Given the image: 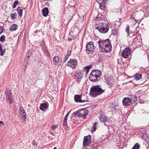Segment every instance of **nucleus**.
<instances>
[{
  "mask_svg": "<svg viewBox=\"0 0 149 149\" xmlns=\"http://www.w3.org/2000/svg\"><path fill=\"white\" fill-rule=\"evenodd\" d=\"M69 41H70V39H69Z\"/></svg>",
  "mask_w": 149,
  "mask_h": 149,
  "instance_id": "09e8293b",
  "label": "nucleus"
},
{
  "mask_svg": "<svg viewBox=\"0 0 149 149\" xmlns=\"http://www.w3.org/2000/svg\"><path fill=\"white\" fill-rule=\"evenodd\" d=\"M131 100H132V102L135 103L137 101V97L135 96H133L132 97Z\"/></svg>",
  "mask_w": 149,
  "mask_h": 149,
  "instance_id": "c85d7f7f",
  "label": "nucleus"
},
{
  "mask_svg": "<svg viewBox=\"0 0 149 149\" xmlns=\"http://www.w3.org/2000/svg\"><path fill=\"white\" fill-rule=\"evenodd\" d=\"M107 0H99L97 2L98 3H101V2H102V3H105V2L107 1Z\"/></svg>",
  "mask_w": 149,
  "mask_h": 149,
  "instance_id": "c9c22d12",
  "label": "nucleus"
},
{
  "mask_svg": "<svg viewBox=\"0 0 149 149\" xmlns=\"http://www.w3.org/2000/svg\"><path fill=\"white\" fill-rule=\"evenodd\" d=\"M100 4V8L102 10H104L105 8V5L104 4L105 3H102V2H101V3H98Z\"/></svg>",
  "mask_w": 149,
  "mask_h": 149,
  "instance_id": "cd10ccee",
  "label": "nucleus"
},
{
  "mask_svg": "<svg viewBox=\"0 0 149 149\" xmlns=\"http://www.w3.org/2000/svg\"><path fill=\"white\" fill-rule=\"evenodd\" d=\"M53 61L56 65L59 66L61 65V62L58 56H55L53 58Z\"/></svg>",
  "mask_w": 149,
  "mask_h": 149,
  "instance_id": "dca6fc26",
  "label": "nucleus"
},
{
  "mask_svg": "<svg viewBox=\"0 0 149 149\" xmlns=\"http://www.w3.org/2000/svg\"><path fill=\"white\" fill-rule=\"evenodd\" d=\"M69 113H70V112H68L67 113L66 115H65V118H64V119H65V120H67V118L69 115Z\"/></svg>",
  "mask_w": 149,
  "mask_h": 149,
  "instance_id": "58836bf2",
  "label": "nucleus"
},
{
  "mask_svg": "<svg viewBox=\"0 0 149 149\" xmlns=\"http://www.w3.org/2000/svg\"><path fill=\"white\" fill-rule=\"evenodd\" d=\"M67 125V120H65V119H64V122L63 123V125L65 126Z\"/></svg>",
  "mask_w": 149,
  "mask_h": 149,
  "instance_id": "4c0bfd02",
  "label": "nucleus"
},
{
  "mask_svg": "<svg viewBox=\"0 0 149 149\" xmlns=\"http://www.w3.org/2000/svg\"><path fill=\"white\" fill-rule=\"evenodd\" d=\"M88 112L84 109H81L74 113V115L76 117L84 118L88 114Z\"/></svg>",
  "mask_w": 149,
  "mask_h": 149,
  "instance_id": "423d86ee",
  "label": "nucleus"
},
{
  "mask_svg": "<svg viewBox=\"0 0 149 149\" xmlns=\"http://www.w3.org/2000/svg\"><path fill=\"white\" fill-rule=\"evenodd\" d=\"M43 52H44V53H45L46 54H47L48 52L46 49L45 50V51H43Z\"/></svg>",
  "mask_w": 149,
  "mask_h": 149,
  "instance_id": "a18cd8bd",
  "label": "nucleus"
},
{
  "mask_svg": "<svg viewBox=\"0 0 149 149\" xmlns=\"http://www.w3.org/2000/svg\"><path fill=\"white\" fill-rule=\"evenodd\" d=\"M58 126L57 125H52L51 128L52 130H54Z\"/></svg>",
  "mask_w": 149,
  "mask_h": 149,
  "instance_id": "f704fd0d",
  "label": "nucleus"
},
{
  "mask_svg": "<svg viewBox=\"0 0 149 149\" xmlns=\"http://www.w3.org/2000/svg\"><path fill=\"white\" fill-rule=\"evenodd\" d=\"M140 147V145L138 143H136L132 149H139Z\"/></svg>",
  "mask_w": 149,
  "mask_h": 149,
  "instance_id": "bb28decb",
  "label": "nucleus"
},
{
  "mask_svg": "<svg viewBox=\"0 0 149 149\" xmlns=\"http://www.w3.org/2000/svg\"><path fill=\"white\" fill-rule=\"evenodd\" d=\"M125 31L127 33V36H129L130 35V32H129V26H127L126 28Z\"/></svg>",
  "mask_w": 149,
  "mask_h": 149,
  "instance_id": "2f4dec72",
  "label": "nucleus"
},
{
  "mask_svg": "<svg viewBox=\"0 0 149 149\" xmlns=\"http://www.w3.org/2000/svg\"><path fill=\"white\" fill-rule=\"evenodd\" d=\"M17 24H13L10 27V29L12 31H15L17 29Z\"/></svg>",
  "mask_w": 149,
  "mask_h": 149,
  "instance_id": "412c9836",
  "label": "nucleus"
},
{
  "mask_svg": "<svg viewBox=\"0 0 149 149\" xmlns=\"http://www.w3.org/2000/svg\"><path fill=\"white\" fill-rule=\"evenodd\" d=\"M97 123V122H95L94 123L93 126L91 129V131L92 132H94L96 130V126Z\"/></svg>",
  "mask_w": 149,
  "mask_h": 149,
  "instance_id": "393cba45",
  "label": "nucleus"
},
{
  "mask_svg": "<svg viewBox=\"0 0 149 149\" xmlns=\"http://www.w3.org/2000/svg\"><path fill=\"white\" fill-rule=\"evenodd\" d=\"M101 72L99 70L92 71L89 77V79L93 82L98 81L101 78Z\"/></svg>",
  "mask_w": 149,
  "mask_h": 149,
  "instance_id": "f03ea898",
  "label": "nucleus"
},
{
  "mask_svg": "<svg viewBox=\"0 0 149 149\" xmlns=\"http://www.w3.org/2000/svg\"><path fill=\"white\" fill-rule=\"evenodd\" d=\"M19 111L20 117L24 120L26 119V113L25 112L24 109L22 107H21L20 108Z\"/></svg>",
  "mask_w": 149,
  "mask_h": 149,
  "instance_id": "2eb2a0df",
  "label": "nucleus"
},
{
  "mask_svg": "<svg viewBox=\"0 0 149 149\" xmlns=\"http://www.w3.org/2000/svg\"><path fill=\"white\" fill-rule=\"evenodd\" d=\"M69 41H70V39H69Z\"/></svg>",
  "mask_w": 149,
  "mask_h": 149,
  "instance_id": "8fccbe9b",
  "label": "nucleus"
},
{
  "mask_svg": "<svg viewBox=\"0 0 149 149\" xmlns=\"http://www.w3.org/2000/svg\"><path fill=\"white\" fill-rule=\"evenodd\" d=\"M69 41H70V39H69Z\"/></svg>",
  "mask_w": 149,
  "mask_h": 149,
  "instance_id": "3c124183",
  "label": "nucleus"
},
{
  "mask_svg": "<svg viewBox=\"0 0 149 149\" xmlns=\"http://www.w3.org/2000/svg\"><path fill=\"white\" fill-rule=\"evenodd\" d=\"M118 28H115L112 29V33L113 35H115L118 33Z\"/></svg>",
  "mask_w": 149,
  "mask_h": 149,
  "instance_id": "4be33fe9",
  "label": "nucleus"
},
{
  "mask_svg": "<svg viewBox=\"0 0 149 149\" xmlns=\"http://www.w3.org/2000/svg\"><path fill=\"white\" fill-rule=\"evenodd\" d=\"M5 37L4 36H1L0 38V41L3 42H4L5 40Z\"/></svg>",
  "mask_w": 149,
  "mask_h": 149,
  "instance_id": "7c9ffc66",
  "label": "nucleus"
},
{
  "mask_svg": "<svg viewBox=\"0 0 149 149\" xmlns=\"http://www.w3.org/2000/svg\"><path fill=\"white\" fill-rule=\"evenodd\" d=\"M135 77L136 79L138 80L141 78L142 75L139 74H136L135 75Z\"/></svg>",
  "mask_w": 149,
  "mask_h": 149,
  "instance_id": "a878e982",
  "label": "nucleus"
},
{
  "mask_svg": "<svg viewBox=\"0 0 149 149\" xmlns=\"http://www.w3.org/2000/svg\"><path fill=\"white\" fill-rule=\"evenodd\" d=\"M68 57H69L68 56V55H66V56H65V59H64V62H65L67 60V59L68 58Z\"/></svg>",
  "mask_w": 149,
  "mask_h": 149,
  "instance_id": "79ce46f5",
  "label": "nucleus"
},
{
  "mask_svg": "<svg viewBox=\"0 0 149 149\" xmlns=\"http://www.w3.org/2000/svg\"><path fill=\"white\" fill-rule=\"evenodd\" d=\"M86 50L88 51L93 52L94 51L95 47L92 42H90L86 45Z\"/></svg>",
  "mask_w": 149,
  "mask_h": 149,
  "instance_id": "1a4fd4ad",
  "label": "nucleus"
},
{
  "mask_svg": "<svg viewBox=\"0 0 149 149\" xmlns=\"http://www.w3.org/2000/svg\"><path fill=\"white\" fill-rule=\"evenodd\" d=\"M107 118L105 116H100V119L102 122H105L107 121Z\"/></svg>",
  "mask_w": 149,
  "mask_h": 149,
  "instance_id": "b1692460",
  "label": "nucleus"
},
{
  "mask_svg": "<svg viewBox=\"0 0 149 149\" xmlns=\"http://www.w3.org/2000/svg\"><path fill=\"white\" fill-rule=\"evenodd\" d=\"M105 80L107 84L110 85L113 83V78L111 75L105 76Z\"/></svg>",
  "mask_w": 149,
  "mask_h": 149,
  "instance_id": "4468645a",
  "label": "nucleus"
},
{
  "mask_svg": "<svg viewBox=\"0 0 149 149\" xmlns=\"http://www.w3.org/2000/svg\"><path fill=\"white\" fill-rule=\"evenodd\" d=\"M48 107V105L45 103H42L40 104V109L43 111H46Z\"/></svg>",
  "mask_w": 149,
  "mask_h": 149,
  "instance_id": "f3484780",
  "label": "nucleus"
},
{
  "mask_svg": "<svg viewBox=\"0 0 149 149\" xmlns=\"http://www.w3.org/2000/svg\"><path fill=\"white\" fill-rule=\"evenodd\" d=\"M99 49L102 52L108 53L110 52L112 47L109 39L104 40H99L98 42Z\"/></svg>",
  "mask_w": 149,
  "mask_h": 149,
  "instance_id": "f257e3e1",
  "label": "nucleus"
},
{
  "mask_svg": "<svg viewBox=\"0 0 149 149\" xmlns=\"http://www.w3.org/2000/svg\"><path fill=\"white\" fill-rule=\"evenodd\" d=\"M138 22V21L134 18H132V20L131 21V24L132 26L135 25Z\"/></svg>",
  "mask_w": 149,
  "mask_h": 149,
  "instance_id": "5701e85b",
  "label": "nucleus"
},
{
  "mask_svg": "<svg viewBox=\"0 0 149 149\" xmlns=\"http://www.w3.org/2000/svg\"><path fill=\"white\" fill-rule=\"evenodd\" d=\"M42 49L43 51H45V50L46 49L45 46L43 45L42 46Z\"/></svg>",
  "mask_w": 149,
  "mask_h": 149,
  "instance_id": "a19ab883",
  "label": "nucleus"
},
{
  "mask_svg": "<svg viewBox=\"0 0 149 149\" xmlns=\"http://www.w3.org/2000/svg\"><path fill=\"white\" fill-rule=\"evenodd\" d=\"M123 105L125 106H129L131 103L132 100L128 97L124 98L123 100Z\"/></svg>",
  "mask_w": 149,
  "mask_h": 149,
  "instance_id": "ddd939ff",
  "label": "nucleus"
},
{
  "mask_svg": "<svg viewBox=\"0 0 149 149\" xmlns=\"http://www.w3.org/2000/svg\"><path fill=\"white\" fill-rule=\"evenodd\" d=\"M3 27L2 26H0V34L3 32Z\"/></svg>",
  "mask_w": 149,
  "mask_h": 149,
  "instance_id": "e433bc0d",
  "label": "nucleus"
},
{
  "mask_svg": "<svg viewBox=\"0 0 149 149\" xmlns=\"http://www.w3.org/2000/svg\"><path fill=\"white\" fill-rule=\"evenodd\" d=\"M131 52V50L130 47L126 48L123 50L122 56L124 58H127L130 55Z\"/></svg>",
  "mask_w": 149,
  "mask_h": 149,
  "instance_id": "6e6552de",
  "label": "nucleus"
},
{
  "mask_svg": "<svg viewBox=\"0 0 149 149\" xmlns=\"http://www.w3.org/2000/svg\"><path fill=\"white\" fill-rule=\"evenodd\" d=\"M104 90H102L99 86H93L90 90V94L93 97H96L102 93Z\"/></svg>",
  "mask_w": 149,
  "mask_h": 149,
  "instance_id": "7ed1b4c3",
  "label": "nucleus"
},
{
  "mask_svg": "<svg viewBox=\"0 0 149 149\" xmlns=\"http://www.w3.org/2000/svg\"><path fill=\"white\" fill-rule=\"evenodd\" d=\"M74 100L76 102H84L86 101V100H83L80 95H76L74 96Z\"/></svg>",
  "mask_w": 149,
  "mask_h": 149,
  "instance_id": "f8f14e48",
  "label": "nucleus"
},
{
  "mask_svg": "<svg viewBox=\"0 0 149 149\" xmlns=\"http://www.w3.org/2000/svg\"><path fill=\"white\" fill-rule=\"evenodd\" d=\"M53 149H56V147H54Z\"/></svg>",
  "mask_w": 149,
  "mask_h": 149,
  "instance_id": "de8ad7c7",
  "label": "nucleus"
},
{
  "mask_svg": "<svg viewBox=\"0 0 149 149\" xmlns=\"http://www.w3.org/2000/svg\"><path fill=\"white\" fill-rule=\"evenodd\" d=\"M18 4V1L16 0L15 1L13 4V8H15L16 7V6Z\"/></svg>",
  "mask_w": 149,
  "mask_h": 149,
  "instance_id": "473e14b6",
  "label": "nucleus"
},
{
  "mask_svg": "<svg viewBox=\"0 0 149 149\" xmlns=\"http://www.w3.org/2000/svg\"><path fill=\"white\" fill-rule=\"evenodd\" d=\"M77 62L75 59H71L68 63V65L70 67L74 68L77 66Z\"/></svg>",
  "mask_w": 149,
  "mask_h": 149,
  "instance_id": "9b49d317",
  "label": "nucleus"
},
{
  "mask_svg": "<svg viewBox=\"0 0 149 149\" xmlns=\"http://www.w3.org/2000/svg\"><path fill=\"white\" fill-rule=\"evenodd\" d=\"M91 136L90 135H88L84 137L83 142L84 146L86 147L90 144L91 143Z\"/></svg>",
  "mask_w": 149,
  "mask_h": 149,
  "instance_id": "9d476101",
  "label": "nucleus"
},
{
  "mask_svg": "<svg viewBox=\"0 0 149 149\" xmlns=\"http://www.w3.org/2000/svg\"><path fill=\"white\" fill-rule=\"evenodd\" d=\"M1 46V45L0 44V50H1V49H2Z\"/></svg>",
  "mask_w": 149,
  "mask_h": 149,
  "instance_id": "49530a36",
  "label": "nucleus"
},
{
  "mask_svg": "<svg viewBox=\"0 0 149 149\" xmlns=\"http://www.w3.org/2000/svg\"><path fill=\"white\" fill-rule=\"evenodd\" d=\"M117 105L118 104L116 103H112L110 104V107H109L112 110H114L116 109V107Z\"/></svg>",
  "mask_w": 149,
  "mask_h": 149,
  "instance_id": "6ab92c4d",
  "label": "nucleus"
},
{
  "mask_svg": "<svg viewBox=\"0 0 149 149\" xmlns=\"http://www.w3.org/2000/svg\"><path fill=\"white\" fill-rule=\"evenodd\" d=\"M5 93L8 102L10 104H12L13 102V99L12 96V92L10 91L6 90Z\"/></svg>",
  "mask_w": 149,
  "mask_h": 149,
  "instance_id": "0eeeda50",
  "label": "nucleus"
},
{
  "mask_svg": "<svg viewBox=\"0 0 149 149\" xmlns=\"http://www.w3.org/2000/svg\"><path fill=\"white\" fill-rule=\"evenodd\" d=\"M43 15L44 17L47 16L49 13L48 8H45L42 10Z\"/></svg>",
  "mask_w": 149,
  "mask_h": 149,
  "instance_id": "a211bd4d",
  "label": "nucleus"
},
{
  "mask_svg": "<svg viewBox=\"0 0 149 149\" xmlns=\"http://www.w3.org/2000/svg\"><path fill=\"white\" fill-rule=\"evenodd\" d=\"M3 122L2 121H0V126H1V125H3Z\"/></svg>",
  "mask_w": 149,
  "mask_h": 149,
  "instance_id": "c03bdc74",
  "label": "nucleus"
},
{
  "mask_svg": "<svg viewBox=\"0 0 149 149\" xmlns=\"http://www.w3.org/2000/svg\"><path fill=\"white\" fill-rule=\"evenodd\" d=\"M91 68V65H88L84 69L83 73H81V72L80 71H78L76 73L75 78L77 79H80L83 76H84V74H85V76H86Z\"/></svg>",
  "mask_w": 149,
  "mask_h": 149,
  "instance_id": "39448f33",
  "label": "nucleus"
},
{
  "mask_svg": "<svg viewBox=\"0 0 149 149\" xmlns=\"http://www.w3.org/2000/svg\"><path fill=\"white\" fill-rule=\"evenodd\" d=\"M32 144L34 146H36V147L37 146V143L35 141H33L32 142Z\"/></svg>",
  "mask_w": 149,
  "mask_h": 149,
  "instance_id": "ea45409f",
  "label": "nucleus"
},
{
  "mask_svg": "<svg viewBox=\"0 0 149 149\" xmlns=\"http://www.w3.org/2000/svg\"><path fill=\"white\" fill-rule=\"evenodd\" d=\"M5 52V50L4 49L3 50L2 49L1 50H0V54L1 56H3Z\"/></svg>",
  "mask_w": 149,
  "mask_h": 149,
  "instance_id": "72a5a7b5",
  "label": "nucleus"
},
{
  "mask_svg": "<svg viewBox=\"0 0 149 149\" xmlns=\"http://www.w3.org/2000/svg\"><path fill=\"white\" fill-rule=\"evenodd\" d=\"M18 14L20 17H22V12L23 10L22 8L20 7L18 8L17 10Z\"/></svg>",
  "mask_w": 149,
  "mask_h": 149,
  "instance_id": "aec40b11",
  "label": "nucleus"
},
{
  "mask_svg": "<svg viewBox=\"0 0 149 149\" xmlns=\"http://www.w3.org/2000/svg\"><path fill=\"white\" fill-rule=\"evenodd\" d=\"M95 28L98 30L100 33H106L109 29L108 24L101 23L98 24H96Z\"/></svg>",
  "mask_w": 149,
  "mask_h": 149,
  "instance_id": "20e7f679",
  "label": "nucleus"
},
{
  "mask_svg": "<svg viewBox=\"0 0 149 149\" xmlns=\"http://www.w3.org/2000/svg\"><path fill=\"white\" fill-rule=\"evenodd\" d=\"M11 18L14 19L16 18L17 15L16 13H13L11 15Z\"/></svg>",
  "mask_w": 149,
  "mask_h": 149,
  "instance_id": "c756f323",
  "label": "nucleus"
},
{
  "mask_svg": "<svg viewBox=\"0 0 149 149\" xmlns=\"http://www.w3.org/2000/svg\"><path fill=\"white\" fill-rule=\"evenodd\" d=\"M70 53H71V52L70 51H68L67 54V55H68V56L69 57L70 56Z\"/></svg>",
  "mask_w": 149,
  "mask_h": 149,
  "instance_id": "37998d69",
  "label": "nucleus"
}]
</instances>
